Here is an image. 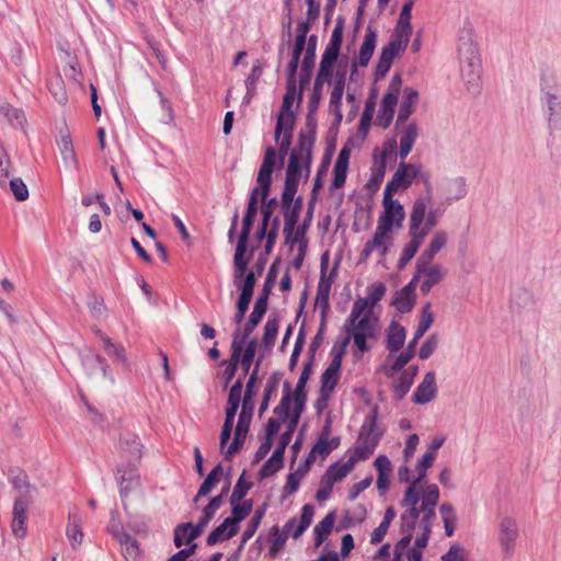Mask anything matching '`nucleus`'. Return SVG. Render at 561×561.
Listing matches in <instances>:
<instances>
[{
  "mask_svg": "<svg viewBox=\"0 0 561 561\" xmlns=\"http://www.w3.org/2000/svg\"><path fill=\"white\" fill-rule=\"evenodd\" d=\"M385 294L386 285L383 283H375L369 287L368 297L366 299H368L370 306H374L382 299Z\"/></svg>",
  "mask_w": 561,
  "mask_h": 561,
  "instance_id": "774afa93",
  "label": "nucleus"
},
{
  "mask_svg": "<svg viewBox=\"0 0 561 561\" xmlns=\"http://www.w3.org/2000/svg\"><path fill=\"white\" fill-rule=\"evenodd\" d=\"M255 282L256 279L254 272H248L245 277L242 278V280H239L240 286H237L241 290L240 296L252 299Z\"/></svg>",
  "mask_w": 561,
  "mask_h": 561,
  "instance_id": "13d9d810",
  "label": "nucleus"
},
{
  "mask_svg": "<svg viewBox=\"0 0 561 561\" xmlns=\"http://www.w3.org/2000/svg\"><path fill=\"white\" fill-rule=\"evenodd\" d=\"M460 69L462 78L466 80L468 90L476 91L479 88L481 73V60L477 44L469 36L461 37L458 46Z\"/></svg>",
  "mask_w": 561,
  "mask_h": 561,
  "instance_id": "7ed1b4c3",
  "label": "nucleus"
},
{
  "mask_svg": "<svg viewBox=\"0 0 561 561\" xmlns=\"http://www.w3.org/2000/svg\"><path fill=\"white\" fill-rule=\"evenodd\" d=\"M328 257L323 254L321 257V276L317 288L316 305L321 308L322 319H325L327 311L329 310V297L332 283L336 276V271L333 268L327 276Z\"/></svg>",
  "mask_w": 561,
  "mask_h": 561,
  "instance_id": "2eb2a0df",
  "label": "nucleus"
},
{
  "mask_svg": "<svg viewBox=\"0 0 561 561\" xmlns=\"http://www.w3.org/2000/svg\"><path fill=\"white\" fill-rule=\"evenodd\" d=\"M377 43V31L370 25L367 26L364 42L359 48L358 64L362 67H366L374 54Z\"/></svg>",
  "mask_w": 561,
  "mask_h": 561,
  "instance_id": "7c9ffc66",
  "label": "nucleus"
},
{
  "mask_svg": "<svg viewBox=\"0 0 561 561\" xmlns=\"http://www.w3.org/2000/svg\"><path fill=\"white\" fill-rule=\"evenodd\" d=\"M302 169H305L304 161L298 160L296 154H289L285 185L282 194V208L294 206V198L298 190Z\"/></svg>",
  "mask_w": 561,
  "mask_h": 561,
  "instance_id": "9d476101",
  "label": "nucleus"
},
{
  "mask_svg": "<svg viewBox=\"0 0 561 561\" xmlns=\"http://www.w3.org/2000/svg\"><path fill=\"white\" fill-rule=\"evenodd\" d=\"M369 305L370 304L366 298L357 299L352 307L347 322L350 324H354L358 319H360V316L365 312Z\"/></svg>",
  "mask_w": 561,
  "mask_h": 561,
  "instance_id": "0e129e2a",
  "label": "nucleus"
},
{
  "mask_svg": "<svg viewBox=\"0 0 561 561\" xmlns=\"http://www.w3.org/2000/svg\"><path fill=\"white\" fill-rule=\"evenodd\" d=\"M415 268L424 278L420 285L423 295H427L433 286L439 284L446 275L444 267L440 264H433V261L417 260Z\"/></svg>",
  "mask_w": 561,
  "mask_h": 561,
  "instance_id": "4468645a",
  "label": "nucleus"
},
{
  "mask_svg": "<svg viewBox=\"0 0 561 561\" xmlns=\"http://www.w3.org/2000/svg\"><path fill=\"white\" fill-rule=\"evenodd\" d=\"M238 530L239 527L232 523V519L227 517L208 535L206 542L208 546H214L219 541L232 538L238 534Z\"/></svg>",
  "mask_w": 561,
  "mask_h": 561,
  "instance_id": "cd10ccee",
  "label": "nucleus"
},
{
  "mask_svg": "<svg viewBox=\"0 0 561 561\" xmlns=\"http://www.w3.org/2000/svg\"><path fill=\"white\" fill-rule=\"evenodd\" d=\"M347 330L352 332V336L357 348L360 352L368 351L366 341L367 339L375 336L376 330L375 322L370 319L369 313L364 314L354 324H350Z\"/></svg>",
  "mask_w": 561,
  "mask_h": 561,
  "instance_id": "dca6fc26",
  "label": "nucleus"
},
{
  "mask_svg": "<svg viewBox=\"0 0 561 561\" xmlns=\"http://www.w3.org/2000/svg\"><path fill=\"white\" fill-rule=\"evenodd\" d=\"M266 310H267L266 295H261L256 299L253 310L250 313L247 323L241 329V335L243 336V339H249V336L252 334V332L254 331L256 325L261 322Z\"/></svg>",
  "mask_w": 561,
  "mask_h": 561,
  "instance_id": "393cba45",
  "label": "nucleus"
},
{
  "mask_svg": "<svg viewBox=\"0 0 561 561\" xmlns=\"http://www.w3.org/2000/svg\"><path fill=\"white\" fill-rule=\"evenodd\" d=\"M439 500V489L436 484L428 486L423 494V501L420 506L402 505L404 512L401 514V533L403 537L394 546V561H400L401 556L407 549H410L414 530H417L414 546L426 548L432 533L433 524L436 519V506Z\"/></svg>",
  "mask_w": 561,
  "mask_h": 561,
  "instance_id": "f257e3e1",
  "label": "nucleus"
},
{
  "mask_svg": "<svg viewBox=\"0 0 561 561\" xmlns=\"http://www.w3.org/2000/svg\"><path fill=\"white\" fill-rule=\"evenodd\" d=\"M247 340L248 339H243L241 335V328H237L232 334L231 355L228 362L229 365L239 367L242 359L243 346Z\"/></svg>",
  "mask_w": 561,
  "mask_h": 561,
  "instance_id": "37998d69",
  "label": "nucleus"
},
{
  "mask_svg": "<svg viewBox=\"0 0 561 561\" xmlns=\"http://www.w3.org/2000/svg\"><path fill=\"white\" fill-rule=\"evenodd\" d=\"M545 100L548 106V124L553 130L561 129V95L550 92L545 93Z\"/></svg>",
  "mask_w": 561,
  "mask_h": 561,
  "instance_id": "bb28decb",
  "label": "nucleus"
},
{
  "mask_svg": "<svg viewBox=\"0 0 561 561\" xmlns=\"http://www.w3.org/2000/svg\"><path fill=\"white\" fill-rule=\"evenodd\" d=\"M437 393L436 377L434 371L425 374L423 380L415 389L412 401L416 404H426L431 402Z\"/></svg>",
  "mask_w": 561,
  "mask_h": 561,
  "instance_id": "aec40b11",
  "label": "nucleus"
},
{
  "mask_svg": "<svg viewBox=\"0 0 561 561\" xmlns=\"http://www.w3.org/2000/svg\"><path fill=\"white\" fill-rule=\"evenodd\" d=\"M393 194L383 192L382 206L383 211L378 218L376 231L370 240L365 243L362 255L368 257L376 249L380 251V255L383 256L388 252L387 243L392 241L393 228H401L405 213L403 206L392 199Z\"/></svg>",
  "mask_w": 561,
  "mask_h": 561,
  "instance_id": "f03ea898",
  "label": "nucleus"
},
{
  "mask_svg": "<svg viewBox=\"0 0 561 561\" xmlns=\"http://www.w3.org/2000/svg\"><path fill=\"white\" fill-rule=\"evenodd\" d=\"M382 433L377 430V414L374 412L362 425L355 447L350 450V457L359 460L368 459L379 444Z\"/></svg>",
  "mask_w": 561,
  "mask_h": 561,
  "instance_id": "39448f33",
  "label": "nucleus"
},
{
  "mask_svg": "<svg viewBox=\"0 0 561 561\" xmlns=\"http://www.w3.org/2000/svg\"><path fill=\"white\" fill-rule=\"evenodd\" d=\"M343 30H344L343 21L337 20V22L332 31L330 42L324 49V53H331L332 55L339 56L342 41H343Z\"/></svg>",
  "mask_w": 561,
  "mask_h": 561,
  "instance_id": "8fccbe9b",
  "label": "nucleus"
},
{
  "mask_svg": "<svg viewBox=\"0 0 561 561\" xmlns=\"http://www.w3.org/2000/svg\"><path fill=\"white\" fill-rule=\"evenodd\" d=\"M117 481L122 495H126L136 489L139 485V474L136 466L127 463V467L124 468V465H119L117 467Z\"/></svg>",
  "mask_w": 561,
  "mask_h": 561,
  "instance_id": "5701e85b",
  "label": "nucleus"
},
{
  "mask_svg": "<svg viewBox=\"0 0 561 561\" xmlns=\"http://www.w3.org/2000/svg\"><path fill=\"white\" fill-rule=\"evenodd\" d=\"M419 371L417 366H410L404 369L393 385V394L398 400L404 398L413 385L414 378Z\"/></svg>",
  "mask_w": 561,
  "mask_h": 561,
  "instance_id": "c85d7f7f",
  "label": "nucleus"
},
{
  "mask_svg": "<svg viewBox=\"0 0 561 561\" xmlns=\"http://www.w3.org/2000/svg\"><path fill=\"white\" fill-rule=\"evenodd\" d=\"M68 518L66 536L71 547L77 549L83 540L82 520L78 512H70Z\"/></svg>",
  "mask_w": 561,
  "mask_h": 561,
  "instance_id": "c756f323",
  "label": "nucleus"
},
{
  "mask_svg": "<svg viewBox=\"0 0 561 561\" xmlns=\"http://www.w3.org/2000/svg\"><path fill=\"white\" fill-rule=\"evenodd\" d=\"M394 110L379 105L375 124L383 129L388 128L393 119Z\"/></svg>",
  "mask_w": 561,
  "mask_h": 561,
  "instance_id": "69168bd1",
  "label": "nucleus"
},
{
  "mask_svg": "<svg viewBox=\"0 0 561 561\" xmlns=\"http://www.w3.org/2000/svg\"><path fill=\"white\" fill-rule=\"evenodd\" d=\"M435 461L432 453H425L421 460L417 462L415 467L416 477L410 482V485L407 488L403 499L401 501V505H416L420 506L423 501V494L428 490L431 484H425L426 471L428 468L433 466Z\"/></svg>",
  "mask_w": 561,
  "mask_h": 561,
  "instance_id": "423d86ee",
  "label": "nucleus"
},
{
  "mask_svg": "<svg viewBox=\"0 0 561 561\" xmlns=\"http://www.w3.org/2000/svg\"><path fill=\"white\" fill-rule=\"evenodd\" d=\"M232 506V515L229 517L232 519V523L238 526V524L243 520L252 511V502L251 501H244L242 504L234 503L231 504Z\"/></svg>",
  "mask_w": 561,
  "mask_h": 561,
  "instance_id": "6e6d98bb",
  "label": "nucleus"
},
{
  "mask_svg": "<svg viewBox=\"0 0 561 561\" xmlns=\"http://www.w3.org/2000/svg\"><path fill=\"white\" fill-rule=\"evenodd\" d=\"M195 528V525L192 523H183L176 526L174 530V545L180 548L183 545V538H188V535L192 533V530ZM188 543L190 541L186 540Z\"/></svg>",
  "mask_w": 561,
  "mask_h": 561,
  "instance_id": "e2e57ef3",
  "label": "nucleus"
},
{
  "mask_svg": "<svg viewBox=\"0 0 561 561\" xmlns=\"http://www.w3.org/2000/svg\"><path fill=\"white\" fill-rule=\"evenodd\" d=\"M222 473H224V469H222L221 465H217L208 473V476L206 477L204 482L201 484V486H199V489L197 491V494L193 499V502L197 503L201 497L206 496L207 494H209L210 491L213 490V488L219 482L220 477L222 476Z\"/></svg>",
  "mask_w": 561,
  "mask_h": 561,
  "instance_id": "a19ab883",
  "label": "nucleus"
},
{
  "mask_svg": "<svg viewBox=\"0 0 561 561\" xmlns=\"http://www.w3.org/2000/svg\"><path fill=\"white\" fill-rule=\"evenodd\" d=\"M95 335L100 339L103 344L104 351L108 356L115 357L117 360L125 364L127 362L126 352L123 345L115 344L105 333H103L100 329L93 330Z\"/></svg>",
  "mask_w": 561,
  "mask_h": 561,
  "instance_id": "f704fd0d",
  "label": "nucleus"
},
{
  "mask_svg": "<svg viewBox=\"0 0 561 561\" xmlns=\"http://www.w3.org/2000/svg\"><path fill=\"white\" fill-rule=\"evenodd\" d=\"M346 82V70L337 69L333 80V89L330 94V111L335 115L340 122L342 119V98L344 94V88Z\"/></svg>",
  "mask_w": 561,
  "mask_h": 561,
  "instance_id": "a211bd4d",
  "label": "nucleus"
},
{
  "mask_svg": "<svg viewBox=\"0 0 561 561\" xmlns=\"http://www.w3.org/2000/svg\"><path fill=\"white\" fill-rule=\"evenodd\" d=\"M519 529L515 518L504 516L499 523V541L505 557L511 558L516 548Z\"/></svg>",
  "mask_w": 561,
  "mask_h": 561,
  "instance_id": "ddd939ff",
  "label": "nucleus"
},
{
  "mask_svg": "<svg viewBox=\"0 0 561 561\" xmlns=\"http://www.w3.org/2000/svg\"><path fill=\"white\" fill-rule=\"evenodd\" d=\"M216 512L217 511L215 508H211V506L208 504L204 507L203 515L199 522L195 525V528L188 535L187 541H193L204 533L205 528L208 526L209 522L213 519Z\"/></svg>",
  "mask_w": 561,
  "mask_h": 561,
  "instance_id": "09e8293b",
  "label": "nucleus"
},
{
  "mask_svg": "<svg viewBox=\"0 0 561 561\" xmlns=\"http://www.w3.org/2000/svg\"><path fill=\"white\" fill-rule=\"evenodd\" d=\"M279 328V321L277 317H270L264 325V333L262 343L265 347L274 345Z\"/></svg>",
  "mask_w": 561,
  "mask_h": 561,
  "instance_id": "603ef678",
  "label": "nucleus"
},
{
  "mask_svg": "<svg viewBox=\"0 0 561 561\" xmlns=\"http://www.w3.org/2000/svg\"><path fill=\"white\" fill-rule=\"evenodd\" d=\"M415 180L422 181L427 191L431 188L430 174L422 171V164L408 163L401 160L390 181H388L385 191L388 194H394L400 190L409 188Z\"/></svg>",
  "mask_w": 561,
  "mask_h": 561,
  "instance_id": "20e7f679",
  "label": "nucleus"
},
{
  "mask_svg": "<svg viewBox=\"0 0 561 561\" xmlns=\"http://www.w3.org/2000/svg\"><path fill=\"white\" fill-rule=\"evenodd\" d=\"M442 561H471L467 557L466 550L460 546H451L442 557Z\"/></svg>",
  "mask_w": 561,
  "mask_h": 561,
  "instance_id": "338daca9",
  "label": "nucleus"
},
{
  "mask_svg": "<svg viewBox=\"0 0 561 561\" xmlns=\"http://www.w3.org/2000/svg\"><path fill=\"white\" fill-rule=\"evenodd\" d=\"M259 194H260L259 188H253L250 194L248 207H247V211L243 217V220H242V229H241V233H240L239 238L249 240V236H250L253 222H254L256 214H257V198L260 197Z\"/></svg>",
  "mask_w": 561,
  "mask_h": 561,
  "instance_id": "a878e982",
  "label": "nucleus"
},
{
  "mask_svg": "<svg viewBox=\"0 0 561 561\" xmlns=\"http://www.w3.org/2000/svg\"><path fill=\"white\" fill-rule=\"evenodd\" d=\"M335 520L334 513H329L313 529L314 545L319 547L323 540L331 534Z\"/></svg>",
  "mask_w": 561,
  "mask_h": 561,
  "instance_id": "c03bdc74",
  "label": "nucleus"
},
{
  "mask_svg": "<svg viewBox=\"0 0 561 561\" xmlns=\"http://www.w3.org/2000/svg\"><path fill=\"white\" fill-rule=\"evenodd\" d=\"M417 102L419 92L413 88L407 87L403 90V99L399 107V113L396 121V129H399L401 124H404L409 121V117L413 114Z\"/></svg>",
  "mask_w": 561,
  "mask_h": 561,
  "instance_id": "4be33fe9",
  "label": "nucleus"
},
{
  "mask_svg": "<svg viewBox=\"0 0 561 561\" xmlns=\"http://www.w3.org/2000/svg\"><path fill=\"white\" fill-rule=\"evenodd\" d=\"M339 56L332 55L331 53H323L320 61V67L317 76L327 80V83H331L333 78L334 65Z\"/></svg>",
  "mask_w": 561,
  "mask_h": 561,
  "instance_id": "49530a36",
  "label": "nucleus"
},
{
  "mask_svg": "<svg viewBox=\"0 0 561 561\" xmlns=\"http://www.w3.org/2000/svg\"><path fill=\"white\" fill-rule=\"evenodd\" d=\"M58 147L65 163L77 165L78 160L71 137L69 135L61 136L58 142Z\"/></svg>",
  "mask_w": 561,
  "mask_h": 561,
  "instance_id": "3c124183",
  "label": "nucleus"
},
{
  "mask_svg": "<svg viewBox=\"0 0 561 561\" xmlns=\"http://www.w3.org/2000/svg\"><path fill=\"white\" fill-rule=\"evenodd\" d=\"M254 404L242 402V409L239 414L238 423L234 430V437L230 446L226 450V459H230L237 454L245 442L247 434L250 428Z\"/></svg>",
  "mask_w": 561,
  "mask_h": 561,
  "instance_id": "f8f14e48",
  "label": "nucleus"
},
{
  "mask_svg": "<svg viewBox=\"0 0 561 561\" xmlns=\"http://www.w3.org/2000/svg\"><path fill=\"white\" fill-rule=\"evenodd\" d=\"M317 122L314 114L308 113L306 117V126L300 130L298 144L294 147L289 154H296L298 160L304 161L306 178L310 175V167L312 161V149L316 141Z\"/></svg>",
  "mask_w": 561,
  "mask_h": 561,
  "instance_id": "0eeeda50",
  "label": "nucleus"
},
{
  "mask_svg": "<svg viewBox=\"0 0 561 561\" xmlns=\"http://www.w3.org/2000/svg\"><path fill=\"white\" fill-rule=\"evenodd\" d=\"M438 345V336L436 334H431L426 341L422 344L419 357L421 359H427L432 356V354L435 352Z\"/></svg>",
  "mask_w": 561,
  "mask_h": 561,
  "instance_id": "680f3d73",
  "label": "nucleus"
},
{
  "mask_svg": "<svg viewBox=\"0 0 561 561\" xmlns=\"http://www.w3.org/2000/svg\"><path fill=\"white\" fill-rule=\"evenodd\" d=\"M397 130L400 135L398 156L401 160H405L419 136V126L414 121L407 122L401 124L400 128Z\"/></svg>",
  "mask_w": 561,
  "mask_h": 561,
  "instance_id": "f3484780",
  "label": "nucleus"
},
{
  "mask_svg": "<svg viewBox=\"0 0 561 561\" xmlns=\"http://www.w3.org/2000/svg\"><path fill=\"white\" fill-rule=\"evenodd\" d=\"M31 503L26 500H14L11 527L16 538L22 539L26 536L27 508Z\"/></svg>",
  "mask_w": 561,
  "mask_h": 561,
  "instance_id": "412c9836",
  "label": "nucleus"
},
{
  "mask_svg": "<svg viewBox=\"0 0 561 561\" xmlns=\"http://www.w3.org/2000/svg\"><path fill=\"white\" fill-rule=\"evenodd\" d=\"M295 116L290 111H280L276 127L275 140L278 144V163L283 165L285 157L290 153Z\"/></svg>",
  "mask_w": 561,
  "mask_h": 561,
  "instance_id": "1a4fd4ad",
  "label": "nucleus"
},
{
  "mask_svg": "<svg viewBox=\"0 0 561 561\" xmlns=\"http://www.w3.org/2000/svg\"><path fill=\"white\" fill-rule=\"evenodd\" d=\"M340 379V374L325 369L323 374L321 375V389H320V397H319V403L321 401L324 402V405L328 404V400L330 399L335 386L337 385V381Z\"/></svg>",
  "mask_w": 561,
  "mask_h": 561,
  "instance_id": "4c0bfd02",
  "label": "nucleus"
},
{
  "mask_svg": "<svg viewBox=\"0 0 561 561\" xmlns=\"http://www.w3.org/2000/svg\"><path fill=\"white\" fill-rule=\"evenodd\" d=\"M14 490L18 492L15 500H26L32 502V485L28 482L27 476L23 471H19L11 479Z\"/></svg>",
  "mask_w": 561,
  "mask_h": 561,
  "instance_id": "ea45409f",
  "label": "nucleus"
},
{
  "mask_svg": "<svg viewBox=\"0 0 561 561\" xmlns=\"http://www.w3.org/2000/svg\"><path fill=\"white\" fill-rule=\"evenodd\" d=\"M426 208L427 204L424 199H416L414 202L410 214L409 232L424 233V230H422V228L425 224L424 220L426 217Z\"/></svg>",
  "mask_w": 561,
  "mask_h": 561,
  "instance_id": "473e14b6",
  "label": "nucleus"
},
{
  "mask_svg": "<svg viewBox=\"0 0 561 561\" xmlns=\"http://www.w3.org/2000/svg\"><path fill=\"white\" fill-rule=\"evenodd\" d=\"M118 449L123 459L127 463L137 466L141 458V444L138 437L134 434H127L121 437Z\"/></svg>",
  "mask_w": 561,
  "mask_h": 561,
  "instance_id": "6ab92c4d",
  "label": "nucleus"
},
{
  "mask_svg": "<svg viewBox=\"0 0 561 561\" xmlns=\"http://www.w3.org/2000/svg\"><path fill=\"white\" fill-rule=\"evenodd\" d=\"M261 360H262V358H259L256 360L255 366H254L252 373L250 374V377L245 385V392H244V397H243L244 403L254 404V402H253V398L255 396L254 387L259 379V369H260Z\"/></svg>",
  "mask_w": 561,
  "mask_h": 561,
  "instance_id": "5fc2aeb1",
  "label": "nucleus"
},
{
  "mask_svg": "<svg viewBox=\"0 0 561 561\" xmlns=\"http://www.w3.org/2000/svg\"><path fill=\"white\" fill-rule=\"evenodd\" d=\"M10 188L14 197L19 202L26 201L28 198V190L25 183L20 178H14L10 181Z\"/></svg>",
  "mask_w": 561,
  "mask_h": 561,
  "instance_id": "052dcab7",
  "label": "nucleus"
},
{
  "mask_svg": "<svg viewBox=\"0 0 561 561\" xmlns=\"http://www.w3.org/2000/svg\"><path fill=\"white\" fill-rule=\"evenodd\" d=\"M402 87L401 76L399 73L394 75L390 80L387 92L383 95L380 105L383 107L394 110L398 104L399 93Z\"/></svg>",
  "mask_w": 561,
  "mask_h": 561,
  "instance_id": "58836bf2",
  "label": "nucleus"
},
{
  "mask_svg": "<svg viewBox=\"0 0 561 561\" xmlns=\"http://www.w3.org/2000/svg\"><path fill=\"white\" fill-rule=\"evenodd\" d=\"M285 391L278 405L274 409V414L282 422H286L290 416V404L293 401L290 386L288 382L284 385Z\"/></svg>",
  "mask_w": 561,
  "mask_h": 561,
  "instance_id": "a18cd8bd",
  "label": "nucleus"
},
{
  "mask_svg": "<svg viewBox=\"0 0 561 561\" xmlns=\"http://www.w3.org/2000/svg\"><path fill=\"white\" fill-rule=\"evenodd\" d=\"M301 204H302V199H301V197H298L295 201L294 206H290L288 208H282L283 214H284V221H285L284 232L287 234V237H289L293 233V231L298 222Z\"/></svg>",
  "mask_w": 561,
  "mask_h": 561,
  "instance_id": "79ce46f5",
  "label": "nucleus"
},
{
  "mask_svg": "<svg viewBox=\"0 0 561 561\" xmlns=\"http://www.w3.org/2000/svg\"><path fill=\"white\" fill-rule=\"evenodd\" d=\"M447 233L443 230L436 231L432 237L428 247L417 257V260L434 261L435 255L446 245Z\"/></svg>",
  "mask_w": 561,
  "mask_h": 561,
  "instance_id": "e433bc0d",
  "label": "nucleus"
},
{
  "mask_svg": "<svg viewBox=\"0 0 561 561\" xmlns=\"http://www.w3.org/2000/svg\"><path fill=\"white\" fill-rule=\"evenodd\" d=\"M277 163V151L274 147L270 146L265 149L262 164L260 167L256 183L259 188L261 201L267 199L272 185V173L273 169Z\"/></svg>",
  "mask_w": 561,
  "mask_h": 561,
  "instance_id": "9b49d317",
  "label": "nucleus"
},
{
  "mask_svg": "<svg viewBox=\"0 0 561 561\" xmlns=\"http://www.w3.org/2000/svg\"><path fill=\"white\" fill-rule=\"evenodd\" d=\"M416 296L409 293H404V289H401L396 293V296L392 300V305L399 312L407 313L410 312L415 305Z\"/></svg>",
  "mask_w": 561,
  "mask_h": 561,
  "instance_id": "de8ad7c7",
  "label": "nucleus"
},
{
  "mask_svg": "<svg viewBox=\"0 0 561 561\" xmlns=\"http://www.w3.org/2000/svg\"><path fill=\"white\" fill-rule=\"evenodd\" d=\"M0 114H2L13 126L22 127L25 123L24 113L21 110L11 106L10 104L1 105Z\"/></svg>",
  "mask_w": 561,
  "mask_h": 561,
  "instance_id": "864d4df0",
  "label": "nucleus"
},
{
  "mask_svg": "<svg viewBox=\"0 0 561 561\" xmlns=\"http://www.w3.org/2000/svg\"><path fill=\"white\" fill-rule=\"evenodd\" d=\"M414 0H407L401 9L394 33L411 37L412 25H411V12L413 9Z\"/></svg>",
  "mask_w": 561,
  "mask_h": 561,
  "instance_id": "c9c22d12",
  "label": "nucleus"
},
{
  "mask_svg": "<svg viewBox=\"0 0 561 561\" xmlns=\"http://www.w3.org/2000/svg\"><path fill=\"white\" fill-rule=\"evenodd\" d=\"M250 488L251 483L244 481V473H242L233 488L230 496V504L240 502L247 495Z\"/></svg>",
  "mask_w": 561,
  "mask_h": 561,
  "instance_id": "4d7b16f0",
  "label": "nucleus"
},
{
  "mask_svg": "<svg viewBox=\"0 0 561 561\" xmlns=\"http://www.w3.org/2000/svg\"><path fill=\"white\" fill-rule=\"evenodd\" d=\"M409 41L410 37L393 32L389 44L381 49V54L375 70L376 81L386 77L391 68L393 59L405 50Z\"/></svg>",
  "mask_w": 561,
  "mask_h": 561,
  "instance_id": "6e6552de",
  "label": "nucleus"
},
{
  "mask_svg": "<svg viewBox=\"0 0 561 561\" xmlns=\"http://www.w3.org/2000/svg\"><path fill=\"white\" fill-rule=\"evenodd\" d=\"M405 329L397 323L391 322L387 330L386 347L390 353L398 352L404 344Z\"/></svg>",
  "mask_w": 561,
  "mask_h": 561,
  "instance_id": "2f4dec72",
  "label": "nucleus"
},
{
  "mask_svg": "<svg viewBox=\"0 0 561 561\" xmlns=\"http://www.w3.org/2000/svg\"><path fill=\"white\" fill-rule=\"evenodd\" d=\"M411 240L402 250L401 256L398 262V267L402 270L416 254L419 248L423 243L424 233L422 232H409Z\"/></svg>",
  "mask_w": 561,
  "mask_h": 561,
  "instance_id": "72a5a7b5",
  "label": "nucleus"
},
{
  "mask_svg": "<svg viewBox=\"0 0 561 561\" xmlns=\"http://www.w3.org/2000/svg\"><path fill=\"white\" fill-rule=\"evenodd\" d=\"M355 459L348 457L344 462H335L331 465L322 478V483L328 486H333L337 481L345 478L355 467Z\"/></svg>",
  "mask_w": 561,
  "mask_h": 561,
  "instance_id": "b1692460",
  "label": "nucleus"
},
{
  "mask_svg": "<svg viewBox=\"0 0 561 561\" xmlns=\"http://www.w3.org/2000/svg\"><path fill=\"white\" fill-rule=\"evenodd\" d=\"M305 471L299 469L296 472H291L287 476L286 483L283 489V493L285 496L293 494L299 488L300 480L304 477Z\"/></svg>",
  "mask_w": 561,
  "mask_h": 561,
  "instance_id": "bf43d9fd",
  "label": "nucleus"
}]
</instances>
